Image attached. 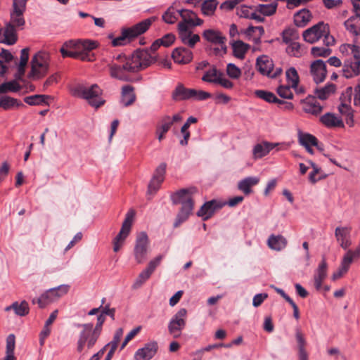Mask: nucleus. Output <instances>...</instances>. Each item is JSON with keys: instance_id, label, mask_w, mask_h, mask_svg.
I'll return each instance as SVG.
<instances>
[{"instance_id": "39448f33", "label": "nucleus", "mask_w": 360, "mask_h": 360, "mask_svg": "<svg viewBox=\"0 0 360 360\" xmlns=\"http://www.w3.org/2000/svg\"><path fill=\"white\" fill-rule=\"evenodd\" d=\"M155 20V17H151L134 25L131 27L122 30V34L112 40V46H118L124 45L127 40L129 41L146 32Z\"/></svg>"}, {"instance_id": "09e8293b", "label": "nucleus", "mask_w": 360, "mask_h": 360, "mask_svg": "<svg viewBox=\"0 0 360 360\" xmlns=\"http://www.w3.org/2000/svg\"><path fill=\"white\" fill-rule=\"evenodd\" d=\"M277 8V3L270 4H259L256 8V11L259 12L264 15H271L274 14Z\"/></svg>"}, {"instance_id": "412c9836", "label": "nucleus", "mask_w": 360, "mask_h": 360, "mask_svg": "<svg viewBox=\"0 0 360 360\" xmlns=\"http://www.w3.org/2000/svg\"><path fill=\"white\" fill-rule=\"evenodd\" d=\"M158 345L157 342L153 341L145 345L143 348L139 349L135 353L136 360H150L157 353Z\"/></svg>"}, {"instance_id": "a18cd8bd", "label": "nucleus", "mask_w": 360, "mask_h": 360, "mask_svg": "<svg viewBox=\"0 0 360 360\" xmlns=\"http://www.w3.org/2000/svg\"><path fill=\"white\" fill-rule=\"evenodd\" d=\"M256 97L262 98L269 103L281 104L283 101L278 98L271 91H255Z\"/></svg>"}, {"instance_id": "e2e57ef3", "label": "nucleus", "mask_w": 360, "mask_h": 360, "mask_svg": "<svg viewBox=\"0 0 360 360\" xmlns=\"http://www.w3.org/2000/svg\"><path fill=\"white\" fill-rule=\"evenodd\" d=\"M162 183V181L152 179L148 186V193L151 195L155 194L160 188Z\"/></svg>"}, {"instance_id": "6ab92c4d", "label": "nucleus", "mask_w": 360, "mask_h": 360, "mask_svg": "<svg viewBox=\"0 0 360 360\" xmlns=\"http://www.w3.org/2000/svg\"><path fill=\"white\" fill-rule=\"evenodd\" d=\"M212 96V94L207 91H174L172 94V98L176 101L184 100L204 101Z\"/></svg>"}, {"instance_id": "5701e85b", "label": "nucleus", "mask_w": 360, "mask_h": 360, "mask_svg": "<svg viewBox=\"0 0 360 360\" xmlns=\"http://www.w3.org/2000/svg\"><path fill=\"white\" fill-rule=\"evenodd\" d=\"M342 75L347 79L360 75V60L352 58L346 59L344 61Z\"/></svg>"}, {"instance_id": "20e7f679", "label": "nucleus", "mask_w": 360, "mask_h": 360, "mask_svg": "<svg viewBox=\"0 0 360 360\" xmlns=\"http://www.w3.org/2000/svg\"><path fill=\"white\" fill-rule=\"evenodd\" d=\"M302 37L304 41L310 44L316 42L322 37L326 46H333L335 44L334 37L330 34L329 25L323 22H319L304 31Z\"/></svg>"}, {"instance_id": "ea45409f", "label": "nucleus", "mask_w": 360, "mask_h": 360, "mask_svg": "<svg viewBox=\"0 0 360 360\" xmlns=\"http://www.w3.org/2000/svg\"><path fill=\"white\" fill-rule=\"evenodd\" d=\"M311 14L308 9H302L294 15V22L297 27H304L311 20Z\"/></svg>"}, {"instance_id": "4468645a", "label": "nucleus", "mask_w": 360, "mask_h": 360, "mask_svg": "<svg viewBox=\"0 0 360 360\" xmlns=\"http://www.w3.org/2000/svg\"><path fill=\"white\" fill-rule=\"evenodd\" d=\"M257 67L260 73L274 79L277 78L283 72L281 68L274 69L272 60L266 55L257 58Z\"/></svg>"}, {"instance_id": "bf43d9fd", "label": "nucleus", "mask_w": 360, "mask_h": 360, "mask_svg": "<svg viewBox=\"0 0 360 360\" xmlns=\"http://www.w3.org/2000/svg\"><path fill=\"white\" fill-rule=\"evenodd\" d=\"M307 162L310 165V166L312 167V171L309 174V180L311 183L315 184L319 180L316 178V175L318 174L320 171L321 168L318 167L313 161L308 160Z\"/></svg>"}, {"instance_id": "a878e982", "label": "nucleus", "mask_w": 360, "mask_h": 360, "mask_svg": "<svg viewBox=\"0 0 360 360\" xmlns=\"http://www.w3.org/2000/svg\"><path fill=\"white\" fill-rule=\"evenodd\" d=\"M327 269L328 264L325 257H323L314 275V283L316 290H320L321 289L322 282L327 276Z\"/></svg>"}, {"instance_id": "79ce46f5", "label": "nucleus", "mask_w": 360, "mask_h": 360, "mask_svg": "<svg viewBox=\"0 0 360 360\" xmlns=\"http://www.w3.org/2000/svg\"><path fill=\"white\" fill-rule=\"evenodd\" d=\"M20 101L8 96H3L0 98V107L4 110H9L14 107L23 106Z\"/></svg>"}, {"instance_id": "7ed1b4c3", "label": "nucleus", "mask_w": 360, "mask_h": 360, "mask_svg": "<svg viewBox=\"0 0 360 360\" xmlns=\"http://www.w3.org/2000/svg\"><path fill=\"white\" fill-rule=\"evenodd\" d=\"M179 15L182 21L178 24L179 37L184 45L188 48H193L200 39L198 34H193L190 30L193 20L196 18V14L190 10L183 9L179 11Z\"/></svg>"}, {"instance_id": "5fc2aeb1", "label": "nucleus", "mask_w": 360, "mask_h": 360, "mask_svg": "<svg viewBox=\"0 0 360 360\" xmlns=\"http://www.w3.org/2000/svg\"><path fill=\"white\" fill-rule=\"evenodd\" d=\"M311 53L314 57H326L331 53V49L328 46H313L311 49Z\"/></svg>"}, {"instance_id": "de8ad7c7", "label": "nucleus", "mask_w": 360, "mask_h": 360, "mask_svg": "<svg viewBox=\"0 0 360 360\" xmlns=\"http://www.w3.org/2000/svg\"><path fill=\"white\" fill-rule=\"evenodd\" d=\"M180 11H176L174 8H169L167 11L162 15L163 20L169 24L174 23L179 15Z\"/></svg>"}, {"instance_id": "0eeeda50", "label": "nucleus", "mask_w": 360, "mask_h": 360, "mask_svg": "<svg viewBox=\"0 0 360 360\" xmlns=\"http://www.w3.org/2000/svg\"><path fill=\"white\" fill-rule=\"evenodd\" d=\"M49 55L44 51L36 53L31 61V70L28 74L30 80H37L44 77L49 67Z\"/></svg>"}, {"instance_id": "052dcab7", "label": "nucleus", "mask_w": 360, "mask_h": 360, "mask_svg": "<svg viewBox=\"0 0 360 360\" xmlns=\"http://www.w3.org/2000/svg\"><path fill=\"white\" fill-rule=\"evenodd\" d=\"M295 338L297 343L298 350L304 349L307 342L304 335L302 333L300 329H296Z\"/></svg>"}, {"instance_id": "864d4df0", "label": "nucleus", "mask_w": 360, "mask_h": 360, "mask_svg": "<svg viewBox=\"0 0 360 360\" xmlns=\"http://www.w3.org/2000/svg\"><path fill=\"white\" fill-rule=\"evenodd\" d=\"M217 4L214 0H207L202 3L201 10L203 14L210 15L214 13Z\"/></svg>"}, {"instance_id": "aec40b11", "label": "nucleus", "mask_w": 360, "mask_h": 360, "mask_svg": "<svg viewBox=\"0 0 360 360\" xmlns=\"http://www.w3.org/2000/svg\"><path fill=\"white\" fill-rule=\"evenodd\" d=\"M72 96L86 100L88 103L91 105L92 107H94L96 108H98L103 105L105 103V100H103L100 94H98V91H72Z\"/></svg>"}, {"instance_id": "4c0bfd02", "label": "nucleus", "mask_w": 360, "mask_h": 360, "mask_svg": "<svg viewBox=\"0 0 360 360\" xmlns=\"http://www.w3.org/2000/svg\"><path fill=\"white\" fill-rule=\"evenodd\" d=\"M11 309L15 311V314L20 316H24L28 314L30 311L28 303L25 300L22 301L20 303L15 302L5 309L7 311Z\"/></svg>"}, {"instance_id": "603ef678", "label": "nucleus", "mask_w": 360, "mask_h": 360, "mask_svg": "<svg viewBox=\"0 0 360 360\" xmlns=\"http://www.w3.org/2000/svg\"><path fill=\"white\" fill-rule=\"evenodd\" d=\"M29 59V49L25 48L22 49L20 53V61L18 66V73L20 75H23L25 70V67L27 65V61Z\"/></svg>"}, {"instance_id": "6e6d98bb", "label": "nucleus", "mask_w": 360, "mask_h": 360, "mask_svg": "<svg viewBox=\"0 0 360 360\" xmlns=\"http://www.w3.org/2000/svg\"><path fill=\"white\" fill-rule=\"evenodd\" d=\"M167 164L165 162L160 163L155 170L152 179L162 181L165 179V175L166 173Z\"/></svg>"}, {"instance_id": "13d9d810", "label": "nucleus", "mask_w": 360, "mask_h": 360, "mask_svg": "<svg viewBox=\"0 0 360 360\" xmlns=\"http://www.w3.org/2000/svg\"><path fill=\"white\" fill-rule=\"evenodd\" d=\"M341 51H344V50H347V49H349L352 54L353 56V58H352L353 60H360V47L356 45L352 44H347L341 46Z\"/></svg>"}, {"instance_id": "e433bc0d", "label": "nucleus", "mask_w": 360, "mask_h": 360, "mask_svg": "<svg viewBox=\"0 0 360 360\" xmlns=\"http://www.w3.org/2000/svg\"><path fill=\"white\" fill-rule=\"evenodd\" d=\"M52 98L50 96L35 94L25 98L24 101L30 105H49Z\"/></svg>"}, {"instance_id": "ddd939ff", "label": "nucleus", "mask_w": 360, "mask_h": 360, "mask_svg": "<svg viewBox=\"0 0 360 360\" xmlns=\"http://www.w3.org/2000/svg\"><path fill=\"white\" fill-rule=\"evenodd\" d=\"M202 79L206 82L219 84L226 89L233 86L232 82L226 77L222 72L214 66H210L209 69L205 71Z\"/></svg>"}, {"instance_id": "680f3d73", "label": "nucleus", "mask_w": 360, "mask_h": 360, "mask_svg": "<svg viewBox=\"0 0 360 360\" xmlns=\"http://www.w3.org/2000/svg\"><path fill=\"white\" fill-rule=\"evenodd\" d=\"M98 88L96 84H89L85 82H80L72 90H95Z\"/></svg>"}, {"instance_id": "a19ab883", "label": "nucleus", "mask_w": 360, "mask_h": 360, "mask_svg": "<svg viewBox=\"0 0 360 360\" xmlns=\"http://www.w3.org/2000/svg\"><path fill=\"white\" fill-rule=\"evenodd\" d=\"M346 29L355 36L360 34V18L352 16L345 22Z\"/></svg>"}, {"instance_id": "9b49d317", "label": "nucleus", "mask_w": 360, "mask_h": 360, "mask_svg": "<svg viewBox=\"0 0 360 360\" xmlns=\"http://www.w3.org/2000/svg\"><path fill=\"white\" fill-rule=\"evenodd\" d=\"M28 0H13L12 10L10 13V22L14 27L22 28L25 24L24 13Z\"/></svg>"}, {"instance_id": "58836bf2", "label": "nucleus", "mask_w": 360, "mask_h": 360, "mask_svg": "<svg viewBox=\"0 0 360 360\" xmlns=\"http://www.w3.org/2000/svg\"><path fill=\"white\" fill-rule=\"evenodd\" d=\"M298 142L303 147L314 146L317 145V139L312 134L302 132L298 130L297 132Z\"/></svg>"}, {"instance_id": "473e14b6", "label": "nucleus", "mask_w": 360, "mask_h": 360, "mask_svg": "<svg viewBox=\"0 0 360 360\" xmlns=\"http://www.w3.org/2000/svg\"><path fill=\"white\" fill-rule=\"evenodd\" d=\"M286 238L281 235L271 234L267 240V245L271 250L281 251L287 245Z\"/></svg>"}, {"instance_id": "f704fd0d", "label": "nucleus", "mask_w": 360, "mask_h": 360, "mask_svg": "<svg viewBox=\"0 0 360 360\" xmlns=\"http://www.w3.org/2000/svg\"><path fill=\"white\" fill-rule=\"evenodd\" d=\"M231 44L233 56L238 59H243L250 49V45L241 40L233 41Z\"/></svg>"}, {"instance_id": "423d86ee", "label": "nucleus", "mask_w": 360, "mask_h": 360, "mask_svg": "<svg viewBox=\"0 0 360 360\" xmlns=\"http://www.w3.org/2000/svg\"><path fill=\"white\" fill-rule=\"evenodd\" d=\"M75 326L82 328L77 341V351L81 353L85 348H93L100 337V335L93 330V323H76Z\"/></svg>"}, {"instance_id": "37998d69", "label": "nucleus", "mask_w": 360, "mask_h": 360, "mask_svg": "<svg viewBox=\"0 0 360 360\" xmlns=\"http://www.w3.org/2000/svg\"><path fill=\"white\" fill-rule=\"evenodd\" d=\"M168 118H162L160 120V124L157 127L156 134L158 135V139L161 141L165 138V134L169 130L171 122Z\"/></svg>"}, {"instance_id": "774afa93", "label": "nucleus", "mask_w": 360, "mask_h": 360, "mask_svg": "<svg viewBox=\"0 0 360 360\" xmlns=\"http://www.w3.org/2000/svg\"><path fill=\"white\" fill-rule=\"evenodd\" d=\"M159 40H160V43L162 46L167 47L173 44L175 40V36L172 33H169L165 34L161 39H159Z\"/></svg>"}, {"instance_id": "dca6fc26", "label": "nucleus", "mask_w": 360, "mask_h": 360, "mask_svg": "<svg viewBox=\"0 0 360 360\" xmlns=\"http://www.w3.org/2000/svg\"><path fill=\"white\" fill-rule=\"evenodd\" d=\"M7 70L8 67L6 65L0 64V77H4ZM22 88L33 90L34 86L30 84L29 82H27L20 77L13 80L4 82L0 85V90H20Z\"/></svg>"}, {"instance_id": "bb28decb", "label": "nucleus", "mask_w": 360, "mask_h": 360, "mask_svg": "<svg viewBox=\"0 0 360 360\" xmlns=\"http://www.w3.org/2000/svg\"><path fill=\"white\" fill-rule=\"evenodd\" d=\"M326 72V64L321 60H317L311 65V73L316 84L324 80Z\"/></svg>"}, {"instance_id": "69168bd1", "label": "nucleus", "mask_w": 360, "mask_h": 360, "mask_svg": "<svg viewBox=\"0 0 360 360\" xmlns=\"http://www.w3.org/2000/svg\"><path fill=\"white\" fill-rule=\"evenodd\" d=\"M243 0H228L222 3L220 6V8L226 11H231L233 9L236 5L242 2Z\"/></svg>"}, {"instance_id": "c03bdc74", "label": "nucleus", "mask_w": 360, "mask_h": 360, "mask_svg": "<svg viewBox=\"0 0 360 360\" xmlns=\"http://www.w3.org/2000/svg\"><path fill=\"white\" fill-rule=\"evenodd\" d=\"M350 265L351 263L349 262V259L345 258L343 256L340 266L339 269L335 272L333 273L332 276V279L333 281H335L342 277L345 274H346L348 271Z\"/></svg>"}, {"instance_id": "3c124183", "label": "nucleus", "mask_w": 360, "mask_h": 360, "mask_svg": "<svg viewBox=\"0 0 360 360\" xmlns=\"http://www.w3.org/2000/svg\"><path fill=\"white\" fill-rule=\"evenodd\" d=\"M136 98V96L134 91H122L120 103L124 107H127L134 103Z\"/></svg>"}, {"instance_id": "f03ea898", "label": "nucleus", "mask_w": 360, "mask_h": 360, "mask_svg": "<svg viewBox=\"0 0 360 360\" xmlns=\"http://www.w3.org/2000/svg\"><path fill=\"white\" fill-rule=\"evenodd\" d=\"M196 193L197 188L195 187H191L180 189L171 195V200L174 205H181V207L174 223V228H177L183 222L186 221L192 213L194 207L193 196Z\"/></svg>"}, {"instance_id": "f8f14e48", "label": "nucleus", "mask_w": 360, "mask_h": 360, "mask_svg": "<svg viewBox=\"0 0 360 360\" xmlns=\"http://www.w3.org/2000/svg\"><path fill=\"white\" fill-rule=\"evenodd\" d=\"M352 91H342L338 105V111L342 117H345L346 123L349 126L354 125V110L351 107V101L352 97Z\"/></svg>"}, {"instance_id": "0e129e2a", "label": "nucleus", "mask_w": 360, "mask_h": 360, "mask_svg": "<svg viewBox=\"0 0 360 360\" xmlns=\"http://www.w3.org/2000/svg\"><path fill=\"white\" fill-rule=\"evenodd\" d=\"M15 345V338L13 334H10L6 338V353H14Z\"/></svg>"}, {"instance_id": "c85d7f7f", "label": "nucleus", "mask_w": 360, "mask_h": 360, "mask_svg": "<svg viewBox=\"0 0 360 360\" xmlns=\"http://www.w3.org/2000/svg\"><path fill=\"white\" fill-rule=\"evenodd\" d=\"M286 77V84L285 86H279L276 90H283V88H285V90H290L292 89H297L300 78L298 73L295 68H290L285 72Z\"/></svg>"}, {"instance_id": "4d7b16f0", "label": "nucleus", "mask_w": 360, "mask_h": 360, "mask_svg": "<svg viewBox=\"0 0 360 360\" xmlns=\"http://www.w3.org/2000/svg\"><path fill=\"white\" fill-rule=\"evenodd\" d=\"M226 74L231 79H238L241 75V70L236 65L229 63L226 65Z\"/></svg>"}, {"instance_id": "a211bd4d", "label": "nucleus", "mask_w": 360, "mask_h": 360, "mask_svg": "<svg viewBox=\"0 0 360 360\" xmlns=\"http://www.w3.org/2000/svg\"><path fill=\"white\" fill-rule=\"evenodd\" d=\"M187 311L186 309H180L170 320L168 325V330L174 338H176L180 336L181 330L186 326L184 319L186 316Z\"/></svg>"}, {"instance_id": "cd10ccee", "label": "nucleus", "mask_w": 360, "mask_h": 360, "mask_svg": "<svg viewBox=\"0 0 360 360\" xmlns=\"http://www.w3.org/2000/svg\"><path fill=\"white\" fill-rule=\"evenodd\" d=\"M172 56L174 62L181 64H186L192 60L193 53L187 48L177 47L173 51Z\"/></svg>"}, {"instance_id": "338daca9", "label": "nucleus", "mask_w": 360, "mask_h": 360, "mask_svg": "<svg viewBox=\"0 0 360 360\" xmlns=\"http://www.w3.org/2000/svg\"><path fill=\"white\" fill-rule=\"evenodd\" d=\"M345 258L349 259V262L352 264L353 260L360 257V245L356 247L354 250H349L344 255Z\"/></svg>"}, {"instance_id": "1a4fd4ad", "label": "nucleus", "mask_w": 360, "mask_h": 360, "mask_svg": "<svg viewBox=\"0 0 360 360\" xmlns=\"http://www.w3.org/2000/svg\"><path fill=\"white\" fill-rule=\"evenodd\" d=\"M202 37L207 42L218 46L214 49L216 55L222 56L226 53V38L220 31L214 29L205 30L202 32Z\"/></svg>"}, {"instance_id": "7c9ffc66", "label": "nucleus", "mask_w": 360, "mask_h": 360, "mask_svg": "<svg viewBox=\"0 0 360 360\" xmlns=\"http://www.w3.org/2000/svg\"><path fill=\"white\" fill-rule=\"evenodd\" d=\"M350 229L347 227H337L335 231V236L340 245L344 250L347 249L351 245V241L349 239Z\"/></svg>"}, {"instance_id": "393cba45", "label": "nucleus", "mask_w": 360, "mask_h": 360, "mask_svg": "<svg viewBox=\"0 0 360 360\" xmlns=\"http://www.w3.org/2000/svg\"><path fill=\"white\" fill-rule=\"evenodd\" d=\"M303 110L311 115H318L322 111V106L317 101L316 98L313 96H308L300 101Z\"/></svg>"}, {"instance_id": "c756f323", "label": "nucleus", "mask_w": 360, "mask_h": 360, "mask_svg": "<svg viewBox=\"0 0 360 360\" xmlns=\"http://www.w3.org/2000/svg\"><path fill=\"white\" fill-rule=\"evenodd\" d=\"M320 121L328 128L344 127L342 120L334 113L327 112L320 117Z\"/></svg>"}, {"instance_id": "f3484780", "label": "nucleus", "mask_w": 360, "mask_h": 360, "mask_svg": "<svg viewBox=\"0 0 360 360\" xmlns=\"http://www.w3.org/2000/svg\"><path fill=\"white\" fill-rule=\"evenodd\" d=\"M148 252V238L146 233L142 232L138 235L134 254L136 261L141 264L147 259Z\"/></svg>"}, {"instance_id": "c9c22d12", "label": "nucleus", "mask_w": 360, "mask_h": 360, "mask_svg": "<svg viewBox=\"0 0 360 360\" xmlns=\"http://www.w3.org/2000/svg\"><path fill=\"white\" fill-rule=\"evenodd\" d=\"M58 298L56 295V289L53 288L46 290L37 298V304L40 308H44L48 304L54 302Z\"/></svg>"}, {"instance_id": "f257e3e1", "label": "nucleus", "mask_w": 360, "mask_h": 360, "mask_svg": "<svg viewBox=\"0 0 360 360\" xmlns=\"http://www.w3.org/2000/svg\"><path fill=\"white\" fill-rule=\"evenodd\" d=\"M156 61V57L147 51L134 52L130 57L118 55L110 65V75L123 81H133L131 73L141 71Z\"/></svg>"}, {"instance_id": "b1692460", "label": "nucleus", "mask_w": 360, "mask_h": 360, "mask_svg": "<svg viewBox=\"0 0 360 360\" xmlns=\"http://www.w3.org/2000/svg\"><path fill=\"white\" fill-rule=\"evenodd\" d=\"M279 144L278 143H271L268 141L257 143L252 148L253 159L257 160L262 158L267 155L271 150Z\"/></svg>"}, {"instance_id": "4be33fe9", "label": "nucleus", "mask_w": 360, "mask_h": 360, "mask_svg": "<svg viewBox=\"0 0 360 360\" xmlns=\"http://www.w3.org/2000/svg\"><path fill=\"white\" fill-rule=\"evenodd\" d=\"M222 205L220 204L216 200H212L210 201L204 203L200 209L197 212V215L205 221L209 219L214 213V212L220 209Z\"/></svg>"}, {"instance_id": "2eb2a0df", "label": "nucleus", "mask_w": 360, "mask_h": 360, "mask_svg": "<svg viewBox=\"0 0 360 360\" xmlns=\"http://www.w3.org/2000/svg\"><path fill=\"white\" fill-rule=\"evenodd\" d=\"M162 258V255H158L148 263L147 267L139 274L134 282L132 285L133 289L140 288L143 283L150 278L155 269L160 264Z\"/></svg>"}, {"instance_id": "6e6552de", "label": "nucleus", "mask_w": 360, "mask_h": 360, "mask_svg": "<svg viewBox=\"0 0 360 360\" xmlns=\"http://www.w3.org/2000/svg\"><path fill=\"white\" fill-rule=\"evenodd\" d=\"M67 48H75L78 53V59L83 61H94L95 56L91 52L96 48V41L91 40L70 41L65 44Z\"/></svg>"}, {"instance_id": "9d476101", "label": "nucleus", "mask_w": 360, "mask_h": 360, "mask_svg": "<svg viewBox=\"0 0 360 360\" xmlns=\"http://www.w3.org/2000/svg\"><path fill=\"white\" fill-rule=\"evenodd\" d=\"M135 211L134 210H129L126 214L125 219L122 224L121 229L112 241L113 250L115 252H118L120 250L121 247L123 245L126 238L129 236L131 231Z\"/></svg>"}, {"instance_id": "2f4dec72", "label": "nucleus", "mask_w": 360, "mask_h": 360, "mask_svg": "<svg viewBox=\"0 0 360 360\" xmlns=\"http://www.w3.org/2000/svg\"><path fill=\"white\" fill-rule=\"evenodd\" d=\"M259 180L258 176L245 177L238 183V188L245 195H248L252 192V187L258 184Z\"/></svg>"}, {"instance_id": "49530a36", "label": "nucleus", "mask_w": 360, "mask_h": 360, "mask_svg": "<svg viewBox=\"0 0 360 360\" xmlns=\"http://www.w3.org/2000/svg\"><path fill=\"white\" fill-rule=\"evenodd\" d=\"M283 41L285 44H290L296 41L300 36L297 30L294 28L285 29L282 34Z\"/></svg>"}, {"instance_id": "8fccbe9b", "label": "nucleus", "mask_w": 360, "mask_h": 360, "mask_svg": "<svg viewBox=\"0 0 360 360\" xmlns=\"http://www.w3.org/2000/svg\"><path fill=\"white\" fill-rule=\"evenodd\" d=\"M288 44L286 52L289 55L295 57H300L302 55L303 49L299 42L295 41Z\"/></svg>"}, {"instance_id": "72a5a7b5", "label": "nucleus", "mask_w": 360, "mask_h": 360, "mask_svg": "<svg viewBox=\"0 0 360 360\" xmlns=\"http://www.w3.org/2000/svg\"><path fill=\"white\" fill-rule=\"evenodd\" d=\"M4 39L1 41L8 45H13L18 40L16 27L12 23H7L4 31Z\"/></svg>"}]
</instances>
